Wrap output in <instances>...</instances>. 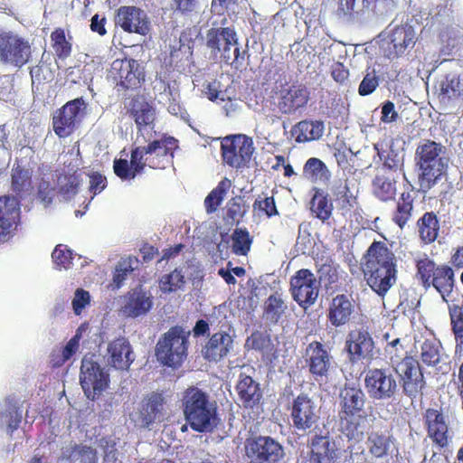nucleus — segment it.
Wrapping results in <instances>:
<instances>
[{"label": "nucleus", "instance_id": "1", "mask_svg": "<svg viewBox=\"0 0 463 463\" xmlns=\"http://www.w3.org/2000/svg\"><path fill=\"white\" fill-rule=\"evenodd\" d=\"M367 397L360 386L345 384L339 393V430L348 440L360 441L364 436L368 414Z\"/></svg>", "mask_w": 463, "mask_h": 463}, {"label": "nucleus", "instance_id": "2", "mask_svg": "<svg viewBox=\"0 0 463 463\" xmlns=\"http://www.w3.org/2000/svg\"><path fill=\"white\" fill-rule=\"evenodd\" d=\"M363 266L369 287L378 296L384 297L396 280L394 253L383 241H373L365 254Z\"/></svg>", "mask_w": 463, "mask_h": 463}, {"label": "nucleus", "instance_id": "3", "mask_svg": "<svg viewBox=\"0 0 463 463\" xmlns=\"http://www.w3.org/2000/svg\"><path fill=\"white\" fill-rule=\"evenodd\" d=\"M181 403L184 420L193 430L209 432L217 425V404L202 389L196 386L185 389Z\"/></svg>", "mask_w": 463, "mask_h": 463}, {"label": "nucleus", "instance_id": "4", "mask_svg": "<svg viewBox=\"0 0 463 463\" xmlns=\"http://www.w3.org/2000/svg\"><path fill=\"white\" fill-rule=\"evenodd\" d=\"M415 279L426 290L433 288L442 298L448 301L455 287V272L447 263H437L429 256L415 260Z\"/></svg>", "mask_w": 463, "mask_h": 463}, {"label": "nucleus", "instance_id": "5", "mask_svg": "<svg viewBox=\"0 0 463 463\" xmlns=\"http://www.w3.org/2000/svg\"><path fill=\"white\" fill-rule=\"evenodd\" d=\"M178 147V141L173 137L163 134L146 146H139L131 151V162L137 171H143L146 166L153 169H165L173 162L174 152Z\"/></svg>", "mask_w": 463, "mask_h": 463}, {"label": "nucleus", "instance_id": "6", "mask_svg": "<svg viewBox=\"0 0 463 463\" xmlns=\"http://www.w3.org/2000/svg\"><path fill=\"white\" fill-rule=\"evenodd\" d=\"M190 332L181 326H171L158 339L155 354L157 362L172 369L182 366L188 355Z\"/></svg>", "mask_w": 463, "mask_h": 463}, {"label": "nucleus", "instance_id": "7", "mask_svg": "<svg viewBox=\"0 0 463 463\" xmlns=\"http://www.w3.org/2000/svg\"><path fill=\"white\" fill-rule=\"evenodd\" d=\"M442 148L441 144L430 139L423 140L416 148V165L420 170L419 184L424 192L432 188L443 173L444 164L439 156Z\"/></svg>", "mask_w": 463, "mask_h": 463}, {"label": "nucleus", "instance_id": "8", "mask_svg": "<svg viewBox=\"0 0 463 463\" xmlns=\"http://www.w3.org/2000/svg\"><path fill=\"white\" fill-rule=\"evenodd\" d=\"M206 46L213 52L222 53L225 62H230L236 69L242 66L247 51H240L235 30L231 27L211 28L206 33Z\"/></svg>", "mask_w": 463, "mask_h": 463}, {"label": "nucleus", "instance_id": "9", "mask_svg": "<svg viewBox=\"0 0 463 463\" xmlns=\"http://www.w3.org/2000/svg\"><path fill=\"white\" fill-rule=\"evenodd\" d=\"M255 147L253 139L244 134L225 137L221 142V155L225 165L235 169L250 166Z\"/></svg>", "mask_w": 463, "mask_h": 463}, {"label": "nucleus", "instance_id": "10", "mask_svg": "<svg viewBox=\"0 0 463 463\" xmlns=\"http://www.w3.org/2000/svg\"><path fill=\"white\" fill-rule=\"evenodd\" d=\"M32 58V46L28 40L10 32L0 30V62L22 68Z\"/></svg>", "mask_w": 463, "mask_h": 463}, {"label": "nucleus", "instance_id": "11", "mask_svg": "<svg viewBox=\"0 0 463 463\" xmlns=\"http://www.w3.org/2000/svg\"><path fill=\"white\" fill-rule=\"evenodd\" d=\"M244 450L249 463H280L285 456L283 446L270 436L246 439Z\"/></svg>", "mask_w": 463, "mask_h": 463}, {"label": "nucleus", "instance_id": "12", "mask_svg": "<svg viewBox=\"0 0 463 463\" xmlns=\"http://www.w3.org/2000/svg\"><path fill=\"white\" fill-rule=\"evenodd\" d=\"M275 95L277 109L288 116L305 109L311 99L310 90L299 81L281 84Z\"/></svg>", "mask_w": 463, "mask_h": 463}, {"label": "nucleus", "instance_id": "13", "mask_svg": "<svg viewBox=\"0 0 463 463\" xmlns=\"http://www.w3.org/2000/svg\"><path fill=\"white\" fill-rule=\"evenodd\" d=\"M80 383L87 398L95 401L109 387V376L92 356L85 355L81 361Z\"/></svg>", "mask_w": 463, "mask_h": 463}, {"label": "nucleus", "instance_id": "14", "mask_svg": "<svg viewBox=\"0 0 463 463\" xmlns=\"http://www.w3.org/2000/svg\"><path fill=\"white\" fill-rule=\"evenodd\" d=\"M86 106L83 98H77L58 109L52 116V129L55 135L60 138H65L73 134Z\"/></svg>", "mask_w": 463, "mask_h": 463}, {"label": "nucleus", "instance_id": "15", "mask_svg": "<svg viewBox=\"0 0 463 463\" xmlns=\"http://www.w3.org/2000/svg\"><path fill=\"white\" fill-rule=\"evenodd\" d=\"M110 76L118 90H137L145 81V72L135 59H117L110 67Z\"/></svg>", "mask_w": 463, "mask_h": 463}, {"label": "nucleus", "instance_id": "16", "mask_svg": "<svg viewBox=\"0 0 463 463\" xmlns=\"http://www.w3.org/2000/svg\"><path fill=\"white\" fill-rule=\"evenodd\" d=\"M364 386L374 400H388L394 396L398 384L389 368L369 369L364 376Z\"/></svg>", "mask_w": 463, "mask_h": 463}, {"label": "nucleus", "instance_id": "17", "mask_svg": "<svg viewBox=\"0 0 463 463\" xmlns=\"http://www.w3.org/2000/svg\"><path fill=\"white\" fill-rule=\"evenodd\" d=\"M290 290L294 300L304 308L316 302L319 292L317 279L307 269H301L291 277Z\"/></svg>", "mask_w": 463, "mask_h": 463}, {"label": "nucleus", "instance_id": "18", "mask_svg": "<svg viewBox=\"0 0 463 463\" xmlns=\"http://www.w3.org/2000/svg\"><path fill=\"white\" fill-rule=\"evenodd\" d=\"M289 411L293 427L298 430L307 431L319 420L317 404L307 393L301 392L295 397Z\"/></svg>", "mask_w": 463, "mask_h": 463}, {"label": "nucleus", "instance_id": "19", "mask_svg": "<svg viewBox=\"0 0 463 463\" xmlns=\"http://www.w3.org/2000/svg\"><path fill=\"white\" fill-rule=\"evenodd\" d=\"M349 361L353 364L371 361L374 357V342L367 329L361 327L351 330L345 346Z\"/></svg>", "mask_w": 463, "mask_h": 463}, {"label": "nucleus", "instance_id": "20", "mask_svg": "<svg viewBox=\"0 0 463 463\" xmlns=\"http://www.w3.org/2000/svg\"><path fill=\"white\" fill-rule=\"evenodd\" d=\"M416 42V33L412 25L408 24L397 25L388 33L384 55L390 60L397 59L408 50L412 49Z\"/></svg>", "mask_w": 463, "mask_h": 463}, {"label": "nucleus", "instance_id": "21", "mask_svg": "<svg viewBox=\"0 0 463 463\" xmlns=\"http://www.w3.org/2000/svg\"><path fill=\"white\" fill-rule=\"evenodd\" d=\"M304 358L309 373L317 382L328 377L333 357L321 342L309 343L305 350Z\"/></svg>", "mask_w": 463, "mask_h": 463}, {"label": "nucleus", "instance_id": "22", "mask_svg": "<svg viewBox=\"0 0 463 463\" xmlns=\"http://www.w3.org/2000/svg\"><path fill=\"white\" fill-rule=\"evenodd\" d=\"M396 373L401 376L402 389L409 397H416L421 392L424 385V376L419 362L412 356H405L397 364Z\"/></svg>", "mask_w": 463, "mask_h": 463}, {"label": "nucleus", "instance_id": "23", "mask_svg": "<svg viewBox=\"0 0 463 463\" xmlns=\"http://www.w3.org/2000/svg\"><path fill=\"white\" fill-rule=\"evenodd\" d=\"M115 24L127 33L146 35L150 23L146 14L136 6H121L117 10Z\"/></svg>", "mask_w": 463, "mask_h": 463}, {"label": "nucleus", "instance_id": "24", "mask_svg": "<svg viewBox=\"0 0 463 463\" xmlns=\"http://www.w3.org/2000/svg\"><path fill=\"white\" fill-rule=\"evenodd\" d=\"M423 421L428 437L439 448L449 444V425L440 410L428 408L423 413Z\"/></svg>", "mask_w": 463, "mask_h": 463}, {"label": "nucleus", "instance_id": "25", "mask_svg": "<svg viewBox=\"0 0 463 463\" xmlns=\"http://www.w3.org/2000/svg\"><path fill=\"white\" fill-rule=\"evenodd\" d=\"M340 452L336 444L328 436L315 435L310 441L309 458L302 463H335Z\"/></svg>", "mask_w": 463, "mask_h": 463}, {"label": "nucleus", "instance_id": "26", "mask_svg": "<svg viewBox=\"0 0 463 463\" xmlns=\"http://www.w3.org/2000/svg\"><path fill=\"white\" fill-rule=\"evenodd\" d=\"M153 306V298L138 286L123 297L121 312L128 317H137L146 315Z\"/></svg>", "mask_w": 463, "mask_h": 463}, {"label": "nucleus", "instance_id": "27", "mask_svg": "<svg viewBox=\"0 0 463 463\" xmlns=\"http://www.w3.org/2000/svg\"><path fill=\"white\" fill-rule=\"evenodd\" d=\"M439 102L445 106L463 102V74L448 73L435 87Z\"/></svg>", "mask_w": 463, "mask_h": 463}, {"label": "nucleus", "instance_id": "28", "mask_svg": "<svg viewBox=\"0 0 463 463\" xmlns=\"http://www.w3.org/2000/svg\"><path fill=\"white\" fill-rule=\"evenodd\" d=\"M415 192L413 189L404 190L394 199L391 211V221L401 230H403L412 221L415 212Z\"/></svg>", "mask_w": 463, "mask_h": 463}, {"label": "nucleus", "instance_id": "29", "mask_svg": "<svg viewBox=\"0 0 463 463\" xmlns=\"http://www.w3.org/2000/svg\"><path fill=\"white\" fill-rule=\"evenodd\" d=\"M235 391L245 409H254L261 404L263 398L260 383L244 373L239 374Z\"/></svg>", "mask_w": 463, "mask_h": 463}, {"label": "nucleus", "instance_id": "30", "mask_svg": "<svg viewBox=\"0 0 463 463\" xmlns=\"http://www.w3.org/2000/svg\"><path fill=\"white\" fill-rule=\"evenodd\" d=\"M135 360V354L129 341L118 337L108 345V362L117 370L128 371Z\"/></svg>", "mask_w": 463, "mask_h": 463}, {"label": "nucleus", "instance_id": "31", "mask_svg": "<svg viewBox=\"0 0 463 463\" xmlns=\"http://www.w3.org/2000/svg\"><path fill=\"white\" fill-rule=\"evenodd\" d=\"M365 445L372 458H385L396 449V439L390 431H372L367 435Z\"/></svg>", "mask_w": 463, "mask_h": 463}, {"label": "nucleus", "instance_id": "32", "mask_svg": "<svg viewBox=\"0 0 463 463\" xmlns=\"http://www.w3.org/2000/svg\"><path fill=\"white\" fill-rule=\"evenodd\" d=\"M128 113L134 119L138 132H142L146 128H154L156 109L144 96H136L131 99Z\"/></svg>", "mask_w": 463, "mask_h": 463}, {"label": "nucleus", "instance_id": "33", "mask_svg": "<svg viewBox=\"0 0 463 463\" xmlns=\"http://www.w3.org/2000/svg\"><path fill=\"white\" fill-rule=\"evenodd\" d=\"M233 339L227 332H217L211 335L202 353L209 362H219L227 356L232 348Z\"/></svg>", "mask_w": 463, "mask_h": 463}, {"label": "nucleus", "instance_id": "34", "mask_svg": "<svg viewBox=\"0 0 463 463\" xmlns=\"http://www.w3.org/2000/svg\"><path fill=\"white\" fill-rule=\"evenodd\" d=\"M354 311L350 296L339 294L329 304L327 318L332 326L338 327L348 324Z\"/></svg>", "mask_w": 463, "mask_h": 463}, {"label": "nucleus", "instance_id": "35", "mask_svg": "<svg viewBox=\"0 0 463 463\" xmlns=\"http://www.w3.org/2000/svg\"><path fill=\"white\" fill-rule=\"evenodd\" d=\"M165 399L163 393L153 392L146 395L141 402L140 420L144 427L149 428L161 416Z\"/></svg>", "mask_w": 463, "mask_h": 463}, {"label": "nucleus", "instance_id": "36", "mask_svg": "<svg viewBox=\"0 0 463 463\" xmlns=\"http://www.w3.org/2000/svg\"><path fill=\"white\" fill-rule=\"evenodd\" d=\"M20 209L14 199L0 197V241H2L17 225Z\"/></svg>", "mask_w": 463, "mask_h": 463}, {"label": "nucleus", "instance_id": "37", "mask_svg": "<svg viewBox=\"0 0 463 463\" xmlns=\"http://www.w3.org/2000/svg\"><path fill=\"white\" fill-rule=\"evenodd\" d=\"M398 177L392 173L377 172L372 181V191L375 198L381 202L395 199Z\"/></svg>", "mask_w": 463, "mask_h": 463}, {"label": "nucleus", "instance_id": "38", "mask_svg": "<svg viewBox=\"0 0 463 463\" xmlns=\"http://www.w3.org/2000/svg\"><path fill=\"white\" fill-rule=\"evenodd\" d=\"M416 229L420 241L429 245L433 243L439 237V221L434 212H426L416 222Z\"/></svg>", "mask_w": 463, "mask_h": 463}, {"label": "nucleus", "instance_id": "39", "mask_svg": "<svg viewBox=\"0 0 463 463\" xmlns=\"http://www.w3.org/2000/svg\"><path fill=\"white\" fill-rule=\"evenodd\" d=\"M11 188L18 198H24L33 188L32 172L20 165L14 166L11 172Z\"/></svg>", "mask_w": 463, "mask_h": 463}, {"label": "nucleus", "instance_id": "40", "mask_svg": "<svg viewBox=\"0 0 463 463\" xmlns=\"http://www.w3.org/2000/svg\"><path fill=\"white\" fill-rule=\"evenodd\" d=\"M324 131L322 121L302 120L292 128V135L297 142H307L321 137Z\"/></svg>", "mask_w": 463, "mask_h": 463}, {"label": "nucleus", "instance_id": "41", "mask_svg": "<svg viewBox=\"0 0 463 463\" xmlns=\"http://www.w3.org/2000/svg\"><path fill=\"white\" fill-rule=\"evenodd\" d=\"M333 209V203L328 194L317 189L310 201V210L315 216L325 222L330 219Z\"/></svg>", "mask_w": 463, "mask_h": 463}, {"label": "nucleus", "instance_id": "42", "mask_svg": "<svg viewBox=\"0 0 463 463\" xmlns=\"http://www.w3.org/2000/svg\"><path fill=\"white\" fill-rule=\"evenodd\" d=\"M231 186V180L225 177L221 180L217 186L209 193L203 203L205 211L208 214H212L218 210Z\"/></svg>", "mask_w": 463, "mask_h": 463}, {"label": "nucleus", "instance_id": "43", "mask_svg": "<svg viewBox=\"0 0 463 463\" xmlns=\"http://www.w3.org/2000/svg\"><path fill=\"white\" fill-rule=\"evenodd\" d=\"M288 309L282 295L279 292L271 294L264 302L263 314L268 320L278 323Z\"/></svg>", "mask_w": 463, "mask_h": 463}, {"label": "nucleus", "instance_id": "44", "mask_svg": "<svg viewBox=\"0 0 463 463\" xmlns=\"http://www.w3.org/2000/svg\"><path fill=\"white\" fill-rule=\"evenodd\" d=\"M335 13L338 17L353 18L362 14L370 5L369 0H335Z\"/></svg>", "mask_w": 463, "mask_h": 463}, {"label": "nucleus", "instance_id": "45", "mask_svg": "<svg viewBox=\"0 0 463 463\" xmlns=\"http://www.w3.org/2000/svg\"><path fill=\"white\" fill-rule=\"evenodd\" d=\"M139 263V260L135 256H128L118 261L113 275V283L117 288L123 285L129 274L138 269Z\"/></svg>", "mask_w": 463, "mask_h": 463}, {"label": "nucleus", "instance_id": "46", "mask_svg": "<svg viewBox=\"0 0 463 463\" xmlns=\"http://www.w3.org/2000/svg\"><path fill=\"white\" fill-rule=\"evenodd\" d=\"M252 238L246 228H237L232 234V250L237 256H246L250 250Z\"/></svg>", "mask_w": 463, "mask_h": 463}, {"label": "nucleus", "instance_id": "47", "mask_svg": "<svg viewBox=\"0 0 463 463\" xmlns=\"http://www.w3.org/2000/svg\"><path fill=\"white\" fill-rule=\"evenodd\" d=\"M5 404L6 409L1 413V418L6 423L8 434L12 435L20 426L23 418L22 411L13 399L7 398Z\"/></svg>", "mask_w": 463, "mask_h": 463}, {"label": "nucleus", "instance_id": "48", "mask_svg": "<svg viewBox=\"0 0 463 463\" xmlns=\"http://www.w3.org/2000/svg\"><path fill=\"white\" fill-rule=\"evenodd\" d=\"M51 42L57 58L65 60L71 55L72 45L67 41L64 29L59 27L52 31Z\"/></svg>", "mask_w": 463, "mask_h": 463}, {"label": "nucleus", "instance_id": "49", "mask_svg": "<svg viewBox=\"0 0 463 463\" xmlns=\"http://www.w3.org/2000/svg\"><path fill=\"white\" fill-rule=\"evenodd\" d=\"M374 148L377 150V154L383 161V165L378 172L392 173L394 176L398 177V171L402 165L399 157V154L393 149L380 151L376 145L374 146Z\"/></svg>", "mask_w": 463, "mask_h": 463}, {"label": "nucleus", "instance_id": "50", "mask_svg": "<svg viewBox=\"0 0 463 463\" xmlns=\"http://www.w3.org/2000/svg\"><path fill=\"white\" fill-rule=\"evenodd\" d=\"M439 342L434 339H426L421 345L420 359L428 366H433L439 363L440 359Z\"/></svg>", "mask_w": 463, "mask_h": 463}, {"label": "nucleus", "instance_id": "51", "mask_svg": "<svg viewBox=\"0 0 463 463\" xmlns=\"http://www.w3.org/2000/svg\"><path fill=\"white\" fill-rule=\"evenodd\" d=\"M450 325L457 342L463 343V298L460 304L449 307Z\"/></svg>", "mask_w": 463, "mask_h": 463}, {"label": "nucleus", "instance_id": "52", "mask_svg": "<svg viewBox=\"0 0 463 463\" xmlns=\"http://www.w3.org/2000/svg\"><path fill=\"white\" fill-rule=\"evenodd\" d=\"M68 459L70 463H98V455L90 446L75 445Z\"/></svg>", "mask_w": 463, "mask_h": 463}, {"label": "nucleus", "instance_id": "53", "mask_svg": "<svg viewBox=\"0 0 463 463\" xmlns=\"http://www.w3.org/2000/svg\"><path fill=\"white\" fill-rule=\"evenodd\" d=\"M80 184V180L77 175H64L59 178V194L65 200H70L77 194Z\"/></svg>", "mask_w": 463, "mask_h": 463}, {"label": "nucleus", "instance_id": "54", "mask_svg": "<svg viewBox=\"0 0 463 463\" xmlns=\"http://www.w3.org/2000/svg\"><path fill=\"white\" fill-rule=\"evenodd\" d=\"M252 207L253 211L258 212L260 216L265 215L267 218H271L279 215V211L273 196H259L254 201Z\"/></svg>", "mask_w": 463, "mask_h": 463}, {"label": "nucleus", "instance_id": "55", "mask_svg": "<svg viewBox=\"0 0 463 463\" xmlns=\"http://www.w3.org/2000/svg\"><path fill=\"white\" fill-rule=\"evenodd\" d=\"M185 283L184 277L178 269L164 275L160 279V288L164 292L175 291L181 288Z\"/></svg>", "mask_w": 463, "mask_h": 463}, {"label": "nucleus", "instance_id": "56", "mask_svg": "<svg viewBox=\"0 0 463 463\" xmlns=\"http://www.w3.org/2000/svg\"><path fill=\"white\" fill-rule=\"evenodd\" d=\"M327 172L326 165L318 158H309L303 167V175L306 178L316 181Z\"/></svg>", "mask_w": 463, "mask_h": 463}, {"label": "nucleus", "instance_id": "57", "mask_svg": "<svg viewBox=\"0 0 463 463\" xmlns=\"http://www.w3.org/2000/svg\"><path fill=\"white\" fill-rule=\"evenodd\" d=\"M113 169L115 175L122 180H131L142 171H137L136 165L130 161L128 162L126 159H116L114 161Z\"/></svg>", "mask_w": 463, "mask_h": 463}, {"label": "nucleus", "instance_id": "58", "mask_svg": "<svg viewBox=\"0 0 463 463\" xmlns=\"http://www.w3.org/2000/svg\"><path fill=\"white\" fill-rule=\"evenodd\" d=\"M52 258L59 269H68L71 265L72 252L66 246L59 244L54 248Z\"/></svg>", "mask_w": 463, "mask_h": 463}, {"label": "nucleus", "instance_id": "59", "mask_svg": "<svg viewBox=\"0 0 463 463\" xmlns=\"http://www.w3.org/2000/svg\"><path fill=\"white\" fill-rule=\"evenodd\" d=\"M221 83L218 80L208 82L204 87V95L213 102H222L231 100L226 92L220 90Z\"/></svg>", "mask_w": 463, "mask_h": 463}, {"label": "nucleus", "instance_id": "60", "mask_svg": "<svg viewBox=\"0 0 463 463\" xmlns=\"http://www.w3.org/2000/svg\"><path fill=\"white\" fill-rule=\"evenodd\" d=\"M246 213L245 204L242 198H232L227 206V217L232 222H239Z\"/></svg>", "mask_w": 463, "mask_h": 463}, {"label": "nucleus", "instance_id": "61", "mask_svg": "<svg viewBox=\"0 0 463 463\" xmlns=\"http://www.w3.org/2000/svg\"><path fill=\"white\" fill-rule=\"evenodd\" d=\"M378 86L379 77L376 75L375 71H373L372 72H368L362 80L358 88V93L361 96L370 95Z\"/></svg>", "mask_w": 463, "mask_h": 463}, {"label": "nucleus", "instance_id": "62", "mask_svg": "<svg viewBox=\"0 0 463 463\" xmlns=\"http://www.w3.org/2000/svg\"><path fill=\"white\" fill-rule=\"evenodd\" d=\"M171 9L182 15H190L196 12L198 0H171Z\"/></svg>", "mask_w": 463, "mask_h": 463}, {"label": "nucleus", "instance_id": "63", "mask_svg": "<svg viewBox=\"0 0 463 463\" xmlns=\"http://www.w3.org/2000/svg\"><path fill=\"white\" fill-rule=\"evenodd\" d=\"M90 302V295L89 291L83 288H77L72 299V308L76 315H80L82 310Z\"/></svg>", "mask_w": 463, "mask_h": 463}, {"label": "nucleus", "instance_id": "64", "mask_svg": "<svg viewBox=\"0 0 463 463\" xmlns=\"http://www.w3.org/2000/svg\"><path fill=\"white\" fill-rule=\"evenodd\" d=\"M90 177V192L94 195L100 194L108 184L107 178L99 172H92Z\"/></svg>", "mask_w": 463, "mask_h": 463}]
</instances>
